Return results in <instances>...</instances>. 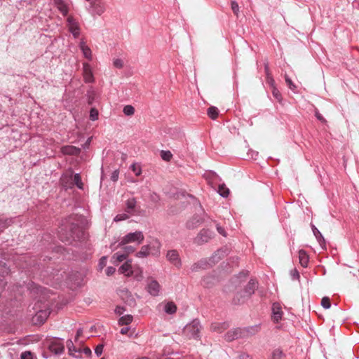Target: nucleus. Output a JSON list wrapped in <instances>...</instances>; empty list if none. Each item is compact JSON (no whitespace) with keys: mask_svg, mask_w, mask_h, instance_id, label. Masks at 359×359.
<instances>
[{"mask_svg":"<svg viewBox=\"0 0 359 359\" xmlns=\"http://www.w3.org/2000/svg\"><path fill=\"white\" fill-rule=\"evenodd\" d=\"M88 221L85 216L79 214H72L62 219L59 231L60 239L66 243L72 244L83 238V228Z\"/></svg>","mask_w":359,"mask_h":359,"instance_id":"obj_1","label":"nucleus"},{"mask_svg":"<svg viewBox=\"0 0 359 359\" xmlns=\"http://www.w3.org/2000/svg\"><path fill=\"white\" fill-rule=\"evenodd\" d=\"M258 287V282L255 279H250L244 288V294L237 293L233 297L232 302L235 305L240 304L245 297H250Z\"/></svg>","mask_w":359,"mask_h":359,"instance_id":"obj_2","label":"nucleus"},{"mask_svg":"<svg viewBox=\"0 0 359 359\" xmlns=\"http://www.w3.org/2000/svg\"><path fill=\"white\" fill-rule=\"evenodd\" d=\"M201 325L198 319H194L191 323L187 324L184 329V332L187 337L195 339H200V332Z\"/></svg>","mask_w":359,"mask_h":359,"instance_id":"obj_3","label":"nucleus"},{"mask_svg":"<svg viewBox=\"0 0 359 359\" xmlns=\"http://www.w3.org/2000/svg\"><path fill=\"white\" fill-rule=\"evenodd\" d=\"M144 239V234L140 231L128 233L125 235L119 242L118 247L126 245L128 243L137 242V245L141 244Z\"/></svg>","mask_w":359,"mask_h":359,"instance_id":"obj_4","label":"nucleus"},{"mask_svg":"<svg viewBox=\"0 0 359 359\" xmlns=\"http://www.w3.org/2000/svg\"><path fill=\"white\" fill-rule=\"evenodd\" d=\"M67 21L69 27V31L72 34L75 39L78 38L80 35V27L78 22L72 16H69Z\"/></svg>","mask_w":359,"mask_h":359,"instance_id":"obj_5","label":"nucleus"},{"mask_svg":"<svg viewBox=\"0 0 359 359\" xmlns=\"http://www.w3.org/2000/svg\"><path fill=\"white\" fill-rule=\"evenodd\" d=\"M167 259L177 268H180L182 266V262L180 258L178 252L176 250H170L166 254Z\"/></svg>","mask_w":359,"mask_h":359,"instance_id":"obj_6","label":"nucleus"},{"mask_svg":"<svg viewBox=\"0 0 359 359\" xmlns=\"http://www.w3.org/2000/svg\"><path fill=\"white\" fill-rule=\"evenodd\" d=\"M212 236V232L209 229H202L196 236L195 241L198 245H202L209 241Z\"/></svg>","mask_w":359,"mask_h":359,"instance_id":"obj_7","label":"nucleus"},{"mask_svg":"<svg viewBox=\"0 0 359 359\" xmlns=\"http://www.w3.org/2000/svg\"><path fill=\"white\" fill-rule=\"evenodd\" d=\"M244 336V331L242 329L236 328L228 331L224 335V339L226 341H232Z\"/></svg>","mask_w":359,"mask_h":359,"instance_id":"obj_8","label":"nucleus"},{"mask_svg":"<svg viewBox=\"0 0 359 359\" xmlns=\"http://www.w3.org/2000/svg\"><path fill=\"white\" fill-rule=\"evenodd\" d=\"M272 315L271 318L273 323H278L282 318L283 312L282 311V308L279 303L275 302L272 305Z\"/></svg>","mask_w":359,"mask_h":359,"instance_id":"obj_9","label":"nucleus"},{"mask_svg":"<svg viewBox=\"0 0 359 359\" xmlns=\"http://www.w3.org/2000/svg\"><path fill=\"white\" fill-rule=\"evenodd\" d=\"M120 296L124 302L130 306H135L136 305L135 299L128 290H121L120 292Z\"/></svg>","mask_w":359,"mask_h":359,"instance_id":"obj_10","label":"nucleus"},{"mask_svg":"<svg viewBox=\"0 0 359 359\" xmlns=\"http://www.w3.org/2000/svg\"><path fill=\"white\" fill-rule=\"evenodd\" d=\"M311 227L313 231V235L315 236L316 240L318 241L319 245L322 248V249H326V242L325 240L322 235V233L320 232V231L316 228V226L311 223Z\"/></svg>","mask_w":359,"mask_h":359,"instance_id":"obj_11","label":"nucleus"},{"mask_svg":"<svg viewBox=\"0 0 359 359\" xmlns=\"http://www.w3.org/2000/svg\"><path fill=\"white\" fill-rule=\"evenodd\" d=\"M203 222V219L200 215H195L187 222L186 226L189 229H194L202 224Z\"/></svg>","mask_w":359,"mask_h":359,"instance_id":"obj_12","label":"nucleus"},{"mask_svg":"<svg viewBox=\"0 0 359 359\" xmlns=\"http://www.w3.org/2000/svg\"><path fill=\"white\" fill-rule=\"evenodd\" d=\"M136 199L135 198H128L126 202L125 211L130 215L136 214Z\"/></svg>","mask_w":359,"mask_h":359,"instance_id":"obj_13","label":"nucleus"},{"mask_svg":"<svg viewBox=\"0 0 359 359\" xmlns=\"http://www.w3.org/2000/svg\"><path fill=\"white\" fill-rule=\"evenodd\" d=\"M61 151L65 155L77 156L81 153V149L72 145H67L61 148Z\"/></svg>","mask_w":359,"mask_h":359,"instance_id":"obj_14","label":"nucleus"},{"mask_svg":"<svg viewBox=\"0 0 359 359\" xmlns=\"http://www.w3.org/2000/svg\"><path fill=\"white\" fill-rule=\"evenodd\" d=\"M49 350L55 355H60L65 351L64 345L57 341H53L49 345Z\"/></svg>","mask_w":359,"mask_h":359,"instance_id":"obj_15","label":"nucleus"},{"mask_svg":"<svg viewBox=\"0 0 359 359\" xmlns=\"http://www.w3.org/2000/svg\"><path fill=\"white\" fill-rule=\"evenodd\" d=\"M90 6L93 10V12L99 15H102L105 11L104 5L102 1L97 3V0H92L90 2Z\"/></svg>","mask_w":359,"mask_h":359,"instance_id":"obj_16","label":"nucleus"},{"mask_svg":"<svg viewBox=\"0 0 359 359\" xmlns=\"http://www.w3.org/2000/svg\"><path fill=\"white\" fill-rule=\"evenodd\" d=\"M210 264L207 259H203L194 263L191 266L192 272L198 271L199 269H205L209 266Z\"/></svg>","mask_w":359,"mask_h":359,"instance_id":"obj_17","label":"nucleus"},{"mask_svg":"<svg viewBox=\"0 0 359 359\" xmlns=\"http://www.w3.org/2000/svg\"><path fill=\"white\" fill-rule=\"evenodd\" d=\"M149 293L152 296L158 295L160 285L156 280H151L147 286Z\"/></svg>","mask_w":359,"mask_h":359,"instance_id":"obj_18","label":"nucleus"},{"mask_svg":"<svg viewBox=\"0 0 359 359\" xmlns=\"http://www.w3.org/2000/svg\"><path fill=\"white\" fill-rule=\"evenodd\" d=\"M150 245L149 252L154 256H158L160 255V248L161 244L158 239L154 240Z\"/></svg>","mask_w":359,"mask_h":359,"instance_id":"obj_19","label":"nucleus"},{"mask_svg":"<svg viewBox=\"0 0 359 359\" xmlns=\"http://www.w3.org/2000/svg\"><path fill=\"white\" fill-rule=\"evenodd\" d=\"M229 324L227 322L222 323H213L211 325V329L213 331L222 332L224 330L228 329Z\"/></svg>","mask_w":359,"mask_h":359,"instance_id":"obj_20","label":"nucleus"},{"mask_svg":"<svg viewBox=\"0 0 359 359\" xmlns=\"http://www.w3.org/2000/svg\"><path fill=\"white\" fill-rule=\"evenodd\" d=\"M83 77L86 83H93L94 81L93 76L88 65H83Z\"/></svg>","mask_w":359,"mask_h":359,"instance_id":"obj_21","label":"nucleus"},{"mask_svg":"<svg viewBox=\"0 0 359 359\" xmlns=\"http://www.w3.org/2000/svg\"><path fill=\"white\" fill-rule=\"evenodd\" d=\"M299 264L302 266L306 268L309 264V255L304 250H300L299 251Z\"/></svg>","mask_w":359,"mask_h":359,"instance_id":"obj_22","label":"nucleus"},{"mask_svg":"<svg viewBox=\"0 0 359 359\" xmlns=\"http://www.w3.org/2000/svg\"><path fill=\"white\" fill-rule=\"evenodd\" d=\"M53 2L55 6L63 15H67L68 8L63 0H53Z\"/></svg>","mask_w":359,"mask_h":359,"instance_id":"obj_23","label":"nucleus"},{"mask_svg":"<svg viewBox=\"0 0 359 359\" xmlns=\"http://www.w3.org/2000/svg\"><path fill=\"white\" fill-rule=\"evenodd\" d=\"M13 223V218L0 216V233Z\"/></svg>","mask_w":359,"mask_h":359,"instance_id":"obj_24","label":"nucleus"},{"mask_svg":"<svg viewBox=\"0 0 359 359\" xmlns=\"http://www.w3.org/2000/svg\"><path fill=\"white\" fill-rule=\"evenodd\" d=\"M149 249H150V245H144L142 246L140 250L136 253L135 256L139 258L147 257L150 254Z\"/></svg>","mask_w":359,"mask_h":359,"instance_id":"obj_25","label":"nucleus"},{"mask_svg":"<svg viewBox=\"0 0 359 359\" xmlns=\"http://www.w3.org/2000/svg\"><path fill=\"white\" fill-rule=\"evenodd\" d=\"M79 47L81 49L83 54L86 58L90 60L92 59L91 50L87 46L85 42L82 41L79 44Z\"/></svg>","mask_w":359,"mask_h":359,"instance_id":"obj_26","label":"nucleus"},{"mask_svg":"<svg viewBox=\"0 0 359 359\" xmlns=\"http://www.w3.org/2000/svg\"><path fill=\"white\" fill-rule=\"evenodd\" d=\"M164 311L168 314H174L177 311V306L172 302H169L165 304Z\"/></svg>","mask_w":359,"mask_h":359,"instance_id":"obj_27","label":"nucleus"},{"mask_svg":"<svg viewBox=\"0 0 359 359\" xmlns=\"http://www.w3.org/2000/svg\"><path fill=\"white\" fill-rule=\"evenodd\" d=\"M215 280V278L214 276H204L203 278L202 279L201 284L203 285V286L205 287H210L214 285Z\"/></svg>","mask_w":359,"mask_h":359,"instance_id":"obj_28","label":"nucleus"},{"mask_svg":"<svg viewBox=\"0 0 359 359\" xmlns=\"http://www.w3.org/2000/svg\"><path fill=\"white\" fill-rule=\"evenodd\" d=\"M48 318V312L46 311H39L35 316L37 323H44Z\"/></svg>","mask_w":359,"mask_h":359,"instance_id":"obj_29","label":"nucleus"},{"mask_svg":"<svg viewBox=\"0 0 359 359\" xmlns=\"http://www.w3.org/2000/svg\"><path fill=\"white\" fill-rule=\"evenodd\" d=\"M207 114L210 118L215 120L218 116L219 110L216 107L212 106L208 109Z\"/></svg>","mask_w":359,"mask_h":359,"instance_id":"obj_30","label":"nucleus"},{"mask_svg":"<svg viewBox=\"0 0 359 359\" xmlns=\"http://www.w3.org/2000/svg\"><path fill=\"white\" fill-rule=\"evenodd\" d=\"M133 321V316L131 315H126L121 316L118 320V325H128Z\"/></svg>","mask_w":359,"mask_h":359,"instance_id":"obj_31","label":"nucleus"},{"mask_svg":"<svg viewBox=\"0 0 359 359\" xmlns=\"http://www.w3.org/2000/svg\"><path fill=\"white\" fill-rule=\"evenodd\" d=\"M86 97L88 104H92L95 97V92L93 87H90V88L88 90Z\"/></svg>","mask_w":359,"mask_h":359,"instance_id":"obj_32","label":"nucleus"},{"mask_svg":"<svg viewBox=\"0 0 359 359\" xmlns=\"http://www.w3.org/2000/svg\"><path fill=\"white\" fill-rule=\"evenodd\" d=\"M259 330H260V327H259V325H253V326H250V327H246L245 330H243V331H244V333L247 332V333H248V334H250L251 335L255 334Z\"/></svg>","mask_w":359,"mask_h":359,"instance_id":"obj_33","label":"nucleus"},{"mask_svg":"<svg viewBox=\"0 0 359 359\" xmlns=\"http://www.w3.org/2000/svg\"><path fill=\"white\" fill-rule=\"evenodd\" d=\"M67 346L70 355H73L74 353L81 352V349H77L74 345L73 341L71 339H68L67 341Z\"/></svg>","mask_w":359,"mask_h":359,"instance_id":"obj_34","label":"nucleus"},{"mask_svg":"<svg viewBox=\"0 0 359 359\" xmlns=\"http://www.w3.org/2000/svg\"><path fill=\"white\" fill-rule=\"evenodd\" d=\"M218 193L222 197L226 198L229 194V189L224 184H222L219 186Z\"/></svg>","mask_w":359,"mask_h":359,"instance_id":"obj_35","label":"nucleus"},{"mask_svg":"<svg viewBox=\"0 0 359 359\" xmlns=\"http://www.w3.org/2000/svg\"><path fill=\"white\" fill-rule=\"evenodd\" d=\"M161 157L163 161L169 162V161H170V160L172 158V154L168 150H167V151L162 150V151H161Z\"/></svg>","mask_w":359,"mask_h":359,"instance_id":"obj_36","label":"nucleus"},{"mask_svg":"<svg viewBox=\"0 0 359 359\" xmlns=\"http://www.w3.org/2000/svg\"><path fill=\"white\" fill-rule=\"evenodd\" d=\"M285 354L280 348H276L271 353V359H281Z\"/></svg>","mask_w":359,"mask_h":359,"instance_id":"obj_37","label":"nucleus"},{"mask_svg":"<svg viewBox=\"0 0 359 359\" xmlns=\"http://www.w3.org/2000/svg\"><path fill=\"white\" fill-rule=\"evenodd\" d=\"M73 181L79 189H83V184L81 181V177L79 173H76L74 175Z\"/></svg>","mask_w":359,"mask_h":359,"instance_id":"obj_38","label":"nucleus"},{"mask_svg":"<svg viewBox=\"0 0 359 359\" xmlns=\"http://www.w3.org/2000/svg\"><path fill=\"white\" fill-rule=\"evenodd\" d=\"M123 111L126 116H132L135 113V109L132 105H126L124 107Z\"/></svg>","mask_w":359,"mask_h":359,"instance_id":"obj_39","label":"nucleus"},{"mask_svg":"<svg viewBox=\"0 0 359 359\" xmlns=\"http://www.w3.org/2000/svg\"><path fill=\"white\" fill-rule=\"evenodd\" d=\"M129 215L130 214L127 213L126 212V213L118 214L114 217V220L115 222H120V221L126 220L129 218Z\"/></svg>","mask_w":359,"mask_h":359,"instance_id":"obj_40","label":"nucleus"},{"mask_svg":"<svg viewBox=\"0 0 359 359\" xmlns=\"http://www.w3.org/2000/svg\"><path fill=\"white\" fill-rule=\"evenodd\" d=\"M285 80L289 88L294 91L297 87L291 79L287 75H285Z\"/></svg>","mask_w":359,"mask_h":359,"instance_id":"obj_41","label":"nucleus"},{"mask_svg":"<svg viewBox=\"0 0 359 359\" xmlns=\"http://www.w3.org/2000/svg\"><path fill=\"white\" fill-rule=\"evenodd\" d=\"M321 306L325 309H330L331 306L330 298L327 297H323L321 301Z\"/></svg>","mask_w":359,"mask_h":359,"instance_id":"obj_42","label":"nucleus"},{"mask_svg":"<svg viewBox=\"0 0 359 359\" xmlns=\"http://www.w3.org/2000/svg\"><path fill=\"white\" fill-rule=\"evenodd\" d=\"M231 6L233 13L238 17L239 12V6L238 3L236 1H231Z\"/></svg>","mask_w":359,"mask_h":359,"instance_id":"obj_43","label":"nucleus"},{"mask_svg":"<svg viewBox=\"0 0 359 359\" xmlns=\"http://www.w3.org/2000/svg\"><path fill=\"white\" fill-rule=\"evenodd\" d=\"M98 111L95 108H92L90 111V118L92 121H95L98 118Z\"/></svg>","mask_w":359,"mask_h":359,"instance_id":"obj_44","label":"nucleus"},{"mask_svg":"<svg viewBox=\"0 0 359 359\" xmlns=\"http://www.w3.org/2000/svg\"><path fill=\"white\" fill-rule=\"evenodd\" d=\"M115 257L118 262H121L124 261L125 259H126L127 255L125 253L121 254L119 252H116L113 256V257Z\"/></svg>","mask_w":359,"mask_h":359,"instance_id":"obj_45","label":"nucleus"},{"mask_svg":"<svg viewBox=\"0 0 359 359\" xmlns=\"http://www.w3.org/2000/svg\"><path fill=\"white\" fill-rule=\"evenodd\" d=\"M123 249L126 255L134 252L135 250V248L131 245H126L123 248Z\"/></svg>","mask_w":359,"mask_h":359,"instance_id":"obj_46","label":"nucleus"},{"mask_svg":"<svg viewBox=\"0 0 359 359\" xmlns=\"http://www.w3.org/2000/svg\"><path fill=\"white\" fill-rule=\"evenodd\" d=\"M113 65L116 68L121 69L123 67V61L121 59H115L113 62Z\"/></svg>","mask_w":359,"mask_h":359,"instance_id":"obj_47","label":"nucleus"},{"mask_svg":"<svg viewBox=\"0 0 359 359\" xmlns=\"http://www.w3.org/2000/svg\"><path fill=\"white\" fill-rule=\"evenodd\" d=\"M130 269V265L128 263L123 264L120 268L119 271L122 273L129 271Z\"/></svg>","mask_w":359,"mask_h":359,"instance_id":"obj_48","label":"nucleus"},{"mask_svg":"<svg viewBox=\"0 0 359 359\" xmlns=\"http://www.w3.org/2000/svg\"><path fill=\"white\" fill-rule=\"evenodd\" d=\"M118 175H119V170L118 169H116L115 170H114L111 175V177H110V179L111 181L113 182H116L118 179Z\"/></svg>","mask_w":359,"mask_h":359,"instance_id":"obj_49","label":"nucleus"},{"mask_svg":"<svg viewBox=\"0 0 359 359\" xmlns=\"http://www.w3.org/2000/svg\"><path fill=\"white\" fill-rule=\"evenodd\" d=\"M103 348L104 345L101 344L96 346L95 348V353L97 355V356H100L102 353Z\"/></svg>","mask_w":359,"mask_h":359,"instance_id":"obj_50","label":"nucleus"},{"mask_svg":"<svg viewBox=\"0 0 359 359\" xmlns=\"http://www.w3.org/2000/svg\"><path fill=\"white\" fill-rule=\"evenodd\" d=\"M272 88H273L272 89V94H273V97L276 99H277L278 100H281V94L279 92V90L276 87H273Z\"/></svg>","mask_w":359,"mask_h":359,"instance_id":"obj_51","label":"nucleus"},{"mask_svg":"<svg viewBox=\"0 0 359 359\" xmlns=\"http://www.w3.org/2000/svg\"><path fill=\"white\" fill-rule=\"evenodd\" d=\"M21 359H32V354L30 351H25L21 353Z\"/></svg>","mask_w":359,"mask_h":359,"instance_id":"obj_52","label":"nucleus"},{"mask_svg":"<svg viewBox=\"0 0 359 359\" xmlns=\"http://www.w3.org/2000/svg\"><path fill=\"white\" fill-rule=\"evenodd\" d=\"M266 83L271 87H275V81L271 75L266 76Z\"/></svg>","mask_w":359,"mask_h":359,"instance_id":"obj_53","label":"nucleus"},{"mask_svg":"<svg viewBox=\"0 0 359 359\" xmlns=\"http://www.w3.org/2000/svg\"><path fill=\"white\" fill-rule=\"evenodd\" d=\"M290 275H291L292 278L293 280H298V279H299V277H300L299 273V271L296 269H294V270L291 271Z\"/></svg>","mask_w":359,"mask_h":359,"instance_id":"obj_54","label":"nucleus"},{"mask_svg":"<svg viewBox=\"0 0 359 359\" xmlns=\"http://www.w3.org/2000/svg\"><path fill=\"white\" fill-rule=\"evenodd\" d=\"M315 116L316 118L322 123H325L326 120L324 118L323 115L316 109L315 111Z\"/></svg>","mask_w":359,"mask_h":359,"instance_id":"obj_55","label":"nucleus"},{"mask_svg":"<svg viewBox=\"0 0 359 359\" xmlns=\"http://www.w3.org/2000/svg\"><path fill=\"white\" fill-rule=\"evenodd\" d=\"M131 168L133 170V172H135L136 176H139L141 175L142 171H141V168L140 167H137L135 164H133L131 165Z\"/></svg>","mask_w":359,"mask_h":359,"instance_id":"obj_56","label":"nucleus"},{"mask_svg":"<svg viewBox=\"0 0 359 359\" xmlns=\"http://www.w3.org/2000/svg\"><path fill=\"white\" fill-rule=\"evenodd\" d=\"M106 264H107V257H105V256L102 257L100 259V261H99V266H100V268L101 269H103V267L105 266Z\"/></svg>","mask_w":359,"mask_h":359,"instance_id":"obj_57","label":"nucleus"},{"mask_svg":"<svg viewBox=\"0 0 359 359\" xmlns=\"http://www.w3.org/2000/svg\"><path fill=\"white\" fill-rule=\"evenodd\" d=\"M116 271V269L113 266H108L107 269H106V274L109 276H111L112 274H114Z\"/></svg>","mask_w":359,"mask_h":359,"instance_id":"obj_58","label":"nucleus"},{"mask_svg":"<svg viewBox=\"0 0 359 359\" xmlns=\"http://www.w3.org/2000/svg\"><path fill=\"white\" fill-rule=\"evenodd\" d=\"M79 353H83L85 355L88 356H90L92 355V351L90 348L86 347L83 350L81 349V352Z\"/></svg>","mask_w":359,"mask_h":359,"instance_id":"obj_59","label":"nucleus"},{"mask_svg":"<svg viewBox=\"0 0 359 359\" xmlns=\"http://www.w3.org/2000/svg\"><path fill=\"white\" fill-rule=\"evenodd\" d=\"M125 311V309L123 306H117L115 309V313L118 315H121Z\"/></svg>","mask_w":359,"mask_h":359,"instance_id":"obj_60","label":"nucleus"},{"mask_svg":"<svg viewBox=\"0 0 359 359\" xmlns=\"http://www.w3.org/2000/svg\"><path fill=\"white\" fill-rule=\"evenodd\" d=\"M150 198H151V201L154 203H158L160 199L159 196L155 193H153L152 194H151Z\"/></svg>","mask_w":359,"mask_h":359,"instance_id":"obj_61","label":"nucleus"},{"mask_svg":"<svg viewBox=\"0 0 359 359\" xmlns=\"http://www.w3.org/2000/svg\"><path fill=\"white\" fill-rule=\"evenodd\" d=\"M217 230L219 234L222 235L223 236H226V231L223 227L220 226L219 225H217Z\"/></svg>","mask_w":359,"mask_h":359,"instance_id":"obj_62","label":"nucleus"},{"mask_svg":"<svg viewBox=\"0 0 359 359\" xmlns=\"http://www.w3.org/2000/svg\"><path fill=\"white\" fill-rule=\"evenodd\" d=\"M74 276L78 277V279H76L77 282L76 283V286L77 287L81 286V281H82L81 275L80 273H75V274H74Z\"/></svg>","mask_w":359,"mask_h":359,"instance_id":"obj_63","label":"nucleus"},{"mask_svg":"<svg viewBox=\"0 0 359 359\" xmlns=\"http://www.w3.org/2000/svg\"><path fill=\"white\" fill-rule=\"evenodd\" d=\"M264 72H265L266 76L271 75L270 73V70H269V63L267 62H264Z\"/></svg>","mask_w":359,"mask_h":359,"instance_id":"obj_64","label":"nucleus"}]
</instances>
